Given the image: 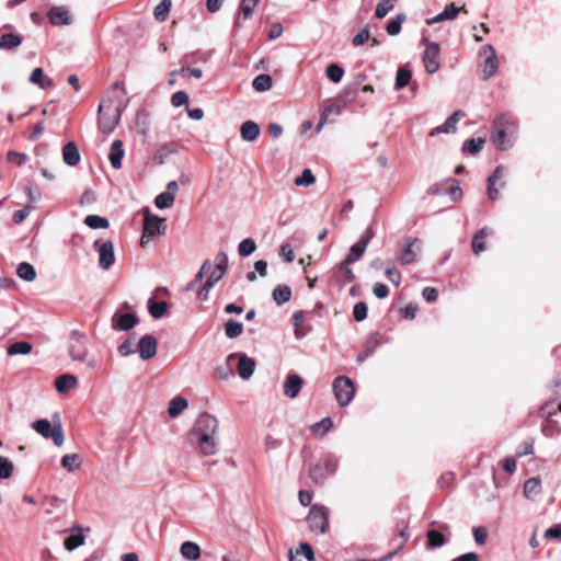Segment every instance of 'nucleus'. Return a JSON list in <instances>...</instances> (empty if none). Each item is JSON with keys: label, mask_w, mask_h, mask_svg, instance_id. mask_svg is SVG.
<instances>
[{"label": "nucleus", "mask_w": 561, "mask_h": 561, "mask_svg": "<svg viewBox=\"0 0 561 561\" xmlns=\"http://www.w3.org/2000/svg\"><path fill=\"white\" fill-rule=\"evenodd\" d=\"M126 94L125 89L116 82L102 99L98 108V122L103 134H111L118 125L121 116L128 105Z\"/></svg>", "instance_id": "nucleus-1"}, {"label": "nucleus", "mask_w": 561, "mask_h": 561, "mask_svg": "<svg viewBox=\"0 0 561 561\" xmlns=\"http://www.w3.org/2000/svg\"><path fill=\"white\" fill-rule=\"evenodd\" d=\"M218 427V420L214 415L204 412L198 415L195 425L190 433L191 439L197 444L201 453L205 456H213L217 453Z\"/></svg>", "instance_id": "nucleus-2"}, {"label": "nucleus", "mask_w": 561, "mask_h": 561, "mask_svg": "<svg viewBox=\"0 0 561 561\" xmlns=\"http://www.w3.org/2000/svg\"><path fill=\"white\" fill-rule=\"evenodd\" d=\"M516 130L515 123L511 115L501 114L494 122L492 127L491 139L499 150H506L511 142L508 135H513Z\"/></svg>", "instance_id": "nucleus-3"}, {"label": "nucleus", "mask_w": 561, "mask_h": 561, "mask_svg": "<svg viewBox=\"0 0 561 561\" xmlns=\"http://www.w3.org/2000/svg\"><path fill=\"white\" fill-rule=\"evenodd\" d=\"M144 230L140 239V245L146 248L149 241L157 236L163 234L167 229L164 218L150 213L149 208H144Z\"/></svg>", "instance_id": "nucleus-4"}, {"label": "nucleus", "mask_w": 561, "mask_h": 561, "mask_svg": "<svg viewBox=\"0 0 561 561\" xmlns=\"http://www.w3.org/2000/svg\"><path fill=\"white\" fill-rule=\"evenodd\" d=\"M422 250V241L417 238L405 237L398 242L396 249V261L402 265H409L416 261Z\"/></svg>", "instance_id": "nucleus-5"}, {"label": "nucleus", "mask_w": 561, "mask_h": 561, "mask_svg": "<svg viewBox=\"0 0 561 561\" xmlns=\"http://www.w3.org/2000/svg\"><path fill=\"white\" fill-rule=\"evenodd\" d=\"M32 427L43 437L53 438L56 446L60 447L64 444L65 436L60 420L51 424L48 420L41 419L33 422Z\"/></svg>", "instance_id": "nucleus-6"}, {"label": "nucleus", "mask_w": 561, "mask_h": 561, "mask_svg": "<svg viewBox=\"0 0 561 561\" xmlns=\"http://www.w3.org/2000/svg\"><path fill=\"white\" fill-rule=\"evenodd\" d=\"M332 388L335 399L341 407H346L351 403L355 394V387L351 378L339 376L334 379Z\"/></svg>", "instance_id": "nucleus-7"}, {"label": "nucleus", "mask_w": 561, "mask_h": 561, "mask_svg": "<svg viewBox=\"0 0 561 561\" xmlns=\"http://www.w3.org/2000/svg\"><path fill=\"white\" fill-rule=\"evenodd\" d=\"M337 470V461L327 456L320 459L313 467L309 470V477L316 483L322 484L329 476H332Z\"/></svg>", "instance_id": "nucleus-8"}, {"label": "nucleus", "mask_w": 561, "mask_h": 561, "mask_svg": "<svg viewBox=\"0 0 561 561\" xmlns=\"http://www.w3.org/2000/svg\"><path fill=\"white\" fill-rule=\"evenodd\" d=\"M88 337L77 330L70 332L68 353L72 360H83L88 355Z\"/></svg>", "instance_id": "nucleus-9"}, {"label": "nucleus", "mask_w": 561, "mask_h": 561, "mask_svg": "<svg viewBox=\"0 0 561 561\" xmlns=\"http://www.w3.org/2000/svg\"><path fill=\"white\" fill-rule=\"evenodd\" d=\"M480 56L484 58L480 65V76L482 80H489L499 68L495 49L492 45H484L480 50Z\"/></svg>", "instance_id": "nucleus-10"}, {"label": "nucleus", "mask_w": 561, "mask_h": 561, "mask_svg": "<svg viewBox=\"0 0 561 561\" xmlns=\"http://www.w3.org/2000/svg\"><path fill=\"white\" fill-rule=\"evenodd\" d=\"M94 249L99 254V265L102 270L107 271L115 262L114 244L111 240H95Z\"/></svg>", "instance_id": "nucleus-11"}, {"label": "nucleus", "mask_w": 561, "mask_h": 561, "mask_svg": "<svg viewBox=\"0 0 561 561\" xmlns=\"http://www.w3.org/2000/svg\"><path fill=\"white\" fill-rule=\"evenodd\" d=\"M425 43V50L423 54V62L425 70L428 73H435L440 65L438 61L439 56V45L434 42H428L427 39L424 41Z\"/></svg>", "instance_id": "nucleus-12"}, {"label": "nucleus", "mask_w": 561, "mask_h": 561, "mask_svg": "<svg viewBox=\"0 0 561 561\" xmlns=\"http://www.w3.org/2000/svg\"><path fill=\"white\" fill-rule=\"evenodd\" d=\"M373 238L374 231L371 228H369L366 230L365 234L355 244L351 247V251L348 255L345 257L346 263H355L359 261L363 257L366 248Z\"/></svg>", "instance_id": "nucleus-13"}, {"label": "nucleus", "mask_w": 561, "mask_h": 561, "mask_svg": "<svg viewBox=\"0 0 561 561\" xmlns=\"http://www.w3.org/2000/svg\"><path fill=\"white\" fill-rule=\"evenodd\" d=\"M238 358L237 371L242 379H249L255 370V360L242 353L230 354L227 362Z\"/></svg>", "instance_id": "nucleus-14"}, {"label": "nucleus", "mask_w": 561, "mask_h": 561, "mask_svg": "<svg viewBox=\"0 0 561 561\" xmlns=\"http://www.w3.org/2000/svg\"><path fill=\"white\" fill-rule=\"evenodd\" d=\"M228 268V255L225 252H219L215 257L213 268L207 273V282H211V285L220 280L226 274Z\"/></svg>", "instance_id": "nucleus-15"}, {"label": "nucleus", "mask_w": 561, "mask_h": 561, "mask_svg": "<svg viewBox=\"0 0 561 561\" xmlns=\"http://www.w3.org/2000/svg\"><path fill=\"white\" fill-rule=\"evenodd\" d=\"M157 346H158V341L153 335H151V334L144 335L139 340L138 345H137L139 357L142 360H148V359L154 357L157 354Z\"/></svg>", "instance_id": "nucleus-16"}, {"label": "nucleus", "mask_w": 561, "mask_h": 561, "mask_svg": "<svg viewBox=\"0 0 561 561\" xmlns=\"http://www.w3.org/2000/svg\"><path fill=\"white\" fill-rule=\"evenodd\" d=\"M47 16L50 24L55 26L69 25L72 22L69 10L64 5L51 7L47 13Z\"/></svg>", "instance_id": "nucleus-17"}, {"label": "nucleus", "mask_w": 561, "mask_h": 561, "mask_svg": "<svg viewBox=\"0 0 561 561\" xmlns=\"http://www.w3.org/2000/svg\"><path fill=\"white\" fill-rule=\"evenodd\" d=\"M138 323V319L133 313L115 312L112 317V328L117 331L131 330Z\"/></svg>", "instance_id": "nucleus-18"}, {"label": "nucleus", "mask_w": 561, "mask_h": 561, "mask_svg": "<svg viewBox=\"0 0 561 561\" xmlns=\"http://www.w3.org/2000/svg\"><path fill=\"white\" fill-rule=\"evenodd\" d=\"M460 11H465V5L456 7L454 3L448 4L445 7L443 12H440L439 14H437L431 19H427L426 24L433 25V24L440 23L446 20L453 21L457 18V15Z\"/></svg>", "instance_id": "nucleus-19"}, {"label": "nucleus", "mask_w": 561, "mask_h": 561, "mask_svg": "<svg viewBox=\"0 0 561 561\" xmlns=\"http://www.w3.org/2000/svg\"><path fill=\"white\" fill-rule=\"evenodd\" d=\"M309 526H328V508L313 505L308 515Z\"/></svg>", "instance_id": "nucleus-20"}, {"label": "nucleus", "mask_w": 561, "mask_h": 561, "mask_svg": "<svg viewBox=\"0 0 561 561\" xmlns=\"http://www.w3.org/2000/svg\"><path fill=\"white\" fill-rule=\"evenodd\" d=\"M304 380L299 375H289L284 382V394L287 398H296L302 387Z\"/></svg>", "instance_id": "nucleus-21"}, {"label": "nucleus", "mask_w": 561, "mask_h": 561, "mask_svg": "<svg viewBox=\"0 0 561 561\" xmlns=\"http://www.w3.org/2000/svg\"><path fill=\"white\" fill-rule=\"evenodd\" d=\"M125 156L124 145L123 141L119 139H116L112 142L110 153H108V160L113 169L118 170L122 168V160Z\"/></svg>", "instance_id": "nucleus-22"}, {"label": "nucleus", "mask_w": 561, "mask_h": 561, "mask_svg": "<svg viewBox=\"0 0 561 561\" xmlns=\"http://www.w3.org/2000/svg\"><path fill=\"white\" fill-rule=\"evenodd\" d=\"M462 117H465V113L462 111L458 110L454 112L443 125L434 128L430 135L434 136L440 133H455L457 129L456 125Z\"/></svg>", "instance_id": "nucleus-23"}, {"label": "nucleus", "mask_w": 561, "mask_h": 561, "mask_svg": "<svg viewBox=\"0 0 561 561\" xmlns=\"http://www.w3.org/2000/svg\"><path fill=\"white\" fill-rule=\"evenodd\" d=\"M259 0H241L240 7H239V13L234 20V27L239 28L241 27V21L249 19L254 8L257 5Z\"/></svg>", "instance_id": "nucleus-24"}, {"label": "nucleus", "mask_w": 561, "mask_h": 561, "mask_svg": "<svg viewBox=\"0 0 561 561\" xmlns=\"http://www.w3.org/2000/svg\"><path fill=\"white\" fill-rule=\"evenodd\" d=\"M80 158L78 146L73 141H69L64 146L62 159L66 164L75 167L80 162Z\"/></svg>", "instance_id": "nucleus-25"}, {"label": "nucleus", "mask_w": 561, "mask_h": 561, "mask_svg": "<svg viewBox=\"0 0 561 561\" xmlns=\"http://www.w3.org/2000/svg\"><path fill=\"white\" fill-rule=\"evenodd\" d=\"M260 131H261V129H260L259 124L253 121L244 122L240 128L241 138L244 141H249V142L254 141L259 137Z\"/></svg>", "instance_id": "nucleus-26"}, {"label": "nucleus", "mask_w": 561, "mask_h": 561, "mask_svg": "<svg viewBox=\"0 0 561 561\" xmlns=\"http://www.w3.org/2000/svg\"><path fill=\"white\" fill-rule=\"evenodd\" d=\"M288 554L289 561H300L299 556H304L308 561H316L313 549L308 542H301L296 550L290 548Z\"/></svg>", "instance_id": "nucleus-27"}, {"label": "nucleus", "mask_w": 561, "mask_h": 561, "mask_svg": "<svg viewBox=\"0 0 561 561\" xmlns=\"http://www.w3.org/2000/svg\"><path fill=\"white\" fill-rule=\"evenodd\" d=\"M77 377L71 374H64L55 381V387L58 392L66 393L77 386Z\"/></svg>", "instance_id": "nucleus-28"}, {"label": "nucleus", "mask_w": 561, "mask_h": 561, "mask_svg": "<svg viewBox=\"0 0 561 561\" xmlns=\"http://www.w3.org/2000/svg\"><path fill=\"white\" fill-rule=\"evenodd\" d=\"M503 172V168L497 167L488 179V195L492 201L499 197V188L495 187V184L502 179Z\"/></svg>", "instance_id": "nucleus-29"}, {"label": "nucleus", "mask_w": 561, "mask_h": 561, "mask_svg": "<svg viewBox=\"0 0 561 561\" xmlns=\"http://www.w3.org/2000/svg\"><path fill=\"white\" fill-rule=\"evenodd\" d=\"M489 234H492V230H490L489 228H482L476 232L471 242L472 251L474 254H480L482 251H484L485 244L483 240Z\"/></svg>", "instance_id": "nucleus-30"}, {"label": "nucleus", "mask_w": 561, "mask_h": 561, "mask_svg": "<svg viewBox=\"0 0 561 561\" xmlns=\"http://www.w3.org/2000/svg\"><path fill=\"white\" fill-rule=\"evenodd\" d=\"M180 550H181L182 557L190 561H195V560L199 559V557H201L199 547L195 542H192V541L183 542Z\"/></svg>", "instance_id": "nucleus-31"}, {"label": "nucleus", "mask_w": 561, "mask_h": 561, "mask_svg": "<svg viewBox=\"0 0 561 561\" xmlns=\"http://www.w3.org/2000/svg\"><path fill=\"white\" fill-rule=\"evenodd\" d=\"M272 297L276 305L282 306L290 300L291 289L287 285H278L274 288Z\"/></svg>", "instance_id": "nucleus-32"}, {"label": "nucleus", "mask_w": 561, "mask_h": 561, "mask_svg": "<svg viewBox=\"0 0 561 561\" xmlns=\"http://www.w3.org/2000/svg\"><path fill=\"white\" fill-rule=\"evenodd\" d=\"M23 37L13 34V33H5L0 36V48L1 49H13L22 44Z\"/></svg>", "instance_id": "nucleus-33"}, {"label": "nucleus", "mask_w": 561, "mask_h": 561, "mask_svg": "<svg viewBox=\"0 0 561 561\" xmlns=\"http://www.w3.org/2000/svg\"><path fill=\"white\" fill-rule=\"evenodd\" d=\"M541 492V481L539 478H530L524 483V494L527 499H534Z\"/></svg>", "instance_id": "nucleus-34"}, {"label": "nucleus", "mask_w": 561, "mask_h": 561, "mask_svg": "<svg viewBox=\"0 0 561 561\" xmlns=\"http://www.w3.org/2000/svg\"><path fill=\"white\" fill-rule=\"evenodd\" d=\"M187 405L188 403L186 399L175 397L169 403L168 413L171 417H176L187 408Z\"/></svg>", "instance_id": "nucleus-35"}, {"label": "nucleus", "mask_w": 561, "mask_h": 561, "mask_svg": "<svg viewBox=\"0 0 561 561\" xmlns=\"http://www.w3.org/2000/svg\"><path fill=\"white\" fill-rule=\"evenodd\" d=\"M18 276L25 282H33L36 278V271L30 263L22 262L16 267Z\"/></svg>", "instance_id": "nucleus-36"}, {"label": "nucleus", "mask_w": 561, "mask_h": 561, "mask_svg": "<svg viewBox=\"0 0 561 561\" xmlns=\"http://www.w3.org/2000/svg\"><path fill=\"white\" fill-rule=\"evenodd\" d=\"M30 81L33 84L39 85L42 89H46L53 85L51 79L44 76V71L42 68H35L32 71Z\"/></svg>", "instance_id": "nucleus-37"}, {"label": "nucleus", "mask_w": 561, "mask_h": 561, "mask_svg": "<svg viewBox=\"0 0 561 561\" xmlns=\"http://www.w3.org/2000/svg\"><path fill=\"white\" fill-rule=\"evenodd\" d=\"M176 152V146L174 144H164L153 156V160L158 164H163L169 156Z\"/></svg>", "instance_id": "nucleus-38"}, {"label": "nucleus", "mask_w": 561, "mask_h": 561, "mask_svg": "<svg viewBox=\"0 0 561 561\" xmlns=\"http://www.w3.org/2000/svg\"><path fill=\"white\" fill-rule=\"evenodd\" d=\"M273 81L270 75L262 73L256 76L252 81V87L257 92H265L272 88Z\"/></svg>", "instance_id": "nucleus-39"}, {"label": "nucleus", "mask_w": 561, "mask_h": 561, "mask_svg": "<svg viewBox=\"0 0 561 561\" xmlns=\"http://www.w3.org/2000/svg\"><path fill=\"white\" fill-rule=\"evenodd\" d=\"M412 78V71L408 67H400L397 70L394 87L397 90L405 88Z\"/></svg>", "instance_id": "nucleus-40"}, {"label": "nucleus", "mask_w": 561, "mask_h": 561, "mask_svg": "<svg viewBox=\"0 0 561 561\" xmlns=\"http://www.w3.org/2000/svg\"><path fill=\"white\" fill-rule=\"evenodd\" d=\"M242 332H243V325L241 322L233 320V319H229L225 323V334L227 337L236 339V337L240 336L242 334Z\"/></svg>", "instance_id": "nucleus-41"}, {"label": "nucleus", "mask_w": 561, "mask_h": 561, "mask_svg": "<svg viewBox=\"0 0 561 561\" xmlns=\"http://www.w3.org/2000/svg\"><path fill=\"white\" fill-rule=\"evenodd\" d=\"M84 224L91 229H106L110 226L107 218L98 215H88L84 218Z\"/></svg>", "instance_id": "nucleus-42"}, {"label": "nucleus", "mask_w": 561, "mask_h": 561, "mask_svg": "<svg viewBox=\"0 0 561 561\" xmlns=\"http://www.w3.org/2000/svg\"><path fill=\"white\" fill-rule=\"evenodd\" d=\"M445 542H446V538L442 533H439L435 529H432L427 533V543H426L427 549L439 548L443 545H445Z\"/></svg>", "instance_id": "nucleus-43"}, {"label": "nucleus", "mask_w": 561, "mask_h": 561, "mask_svg": "<svg viewBox=\"0 0 561 561\" xmlns=\"http://www.w3.org/2000/svg\"><path fill=\"white\" fill-rule=\"evenodd\" d=\"M79 530H82V528H78ZM85 536L82 534V531H78L77 534H72L69 537H67L64 541V546L68 551H72L76 548L80 547L84 543Z\"/></svg>", "instance_id": "nucleus-44"}, {"label": "nucleus", "mask_w": 561, "mask_h": 561, "mask_svg": "<svg viewBox=\"0 0 561 561\" xmlns=\"http://www.w3.org/2000/svg\"><path fill=\"white\" fill-rule=\"evenodd\" d=\"M407 20L404 13H399L386 26V31L390 36H396L401 32L402 23Z\"/></svg>", "instance_id": "nucleus-45"}, {"label": "nucleus", "mask_w": 561, "mask_h": 561, "mask_svg": "<svg viewBox=\"0 0 561 561\" xmlns=\"http://www.w3.org/2000/svg\"><path fill=\"white\" fill-rule=\"evenodd\" d=\"M325 76L333 83H339L343 79L344 69L337 64H330L325 69Z\"/></svg>", "instance_id": "nucleus-46"}, {"label": "nucleus", "mask_w": 561, "mask_h": 561, "mask_svg": "<svg viewBox=\"0 0 561 561\" xmlns=\"http://www.w3.org/2000/svg\"><path fill=\"white\" fill-rule=\"evenodd\" d=\"M32 344L25 341H19L11 344L8 348L9 355H26L32 352Z\"/></svg>", "instance_id": "nucleus-47"}, {"label": "nucleus", "mask_w": 561, "mask_h": 561, "mask_svg": "<svg viewBox=\"0 0 561 561\" xmlns=\"http://www.w3.org/2000/svg\"><path fill=\"white\" fill-rule=\"evenodd\" d=\"M410 535L405 533L404 529H401L398 531L397 538L394 541H397L393 551L388 553L382 560H390L393 556H396L400 550L403 549L407 541L409 540Z\"/></svg>", "instance_id": "nucleus-48"}, {"label": "nucleus", "mask_w": 561, "mask_h": 561, "mask_svg": "<svg viewBox=\"0 0 561 561\" xmlns=\"http://www.w3.org/2000/svg\"><path fill=\"white\" fill-rule=\"evenodd\" d=\"M174 199L173 193L163 192L156 196L154 205L159 209L170 208L174 204Z\"/></svg>", "instance_id": "nucleus-49"}, {"label": "nucleus", "mask_w": 561, "mask_h": 561, "mask_svg": "<svg viewBox=\"0 0 561 561\" xmlns=\"http://www.w3.org/2000/svg\"><path fill=\"white\" fill-rule=\"evenodd\" d=\"M81 465V459L77 454H68L61 458V466L68 471H75Z\"/></svg>", "instance_id": "nucleus-50"}, {"label": "nucleus", "mask_w": 561, "mask_h": 561, "mask_svg": "<svg viewBox=\"0 0 561 561\" xmlns=\"http://www.w3.org/2000/svg\"><path fill=\"white\" fill-rule=\"evenodd\" d=\"M171 5H172L171 0H162L154 8L153 15H154L156 20L160 21V22H163L167 19L169 12H170Z\"/></svg>", "instance_id": "nucleus-51"}, {"label": "nucleus", "mask_w": 561, "mask_h": 561, "mask_svg": "<svg viewBox=\"0 0 561 561\" xmlns=\"http://www.w3.org/2000/svg\"><path fill=\"white\" fill-rule=\"evenodd\" d=\"M484 142H485V138H482V137H479L477 139H473V138L469 139L467 141H465L463 150L471 154H477L482 150Z\"/></svg>", "instance_id": "nucleus-52"}, {"label": "nucleus", "mask_w": 561, "mask_h": 561, "mask_svg": "<svg viewBox=\"0 0 561 561\" xmlns=\"http://www.w3.org/2000/svg\"><path fill=\"white\" fill-rule=\"evenodd\" d=\"M332 425H333V422H332L331 417H324L320 422L314 423L311 426V431L314 434H320L321 436H323L329 432V430L332 427Z\"/></svg>", "instance_id": "nucleus-53"}, {"label": "nucleus", "mask_w": 561, "mask_h": 561, "mask_svg": "<svg viewBox=\"0 0 561 561\" xmlns=\"http://www.w3.org/2000/svg\"><path fill=\"white\" fill-rule=\"evenodd\" d=\"M256 250V243L254 240L248 238L243 239L238 247L239 254L241 256H249Z\"/></svg>", "instance_id": "nucleus-54"}, {"label": "nucleus", "mask_w": 561, "mask_h": 561, "mask_svg": "<svg viewBox=\"0 0 561 561\" xmlns=\"http://www.w3.org/2000/svg\"><path fill=\"white\" fill-rule=\"evenodd\" d=\"M316 182V178L312 174L310 169H305L301 175L295 179V184L297 186H310Z\"/></svg>", "instance_id": "nucleus-55"}, {"label": "nucleus", "mask_w": 561, "mask_h": 561, "mask_svg": "<svg viewBox=\"0 0 561 561\" xmlns=\"http://www.w3.org/2000/svg\"><path fill=\"white\" fill-rule=\"evenodd\" d=\"M394 4L392 0L380 1L375 9V16L377 19L385 18L392 9Z\"/></svg>", "instance_id": "nucleus-56"}, {"label": "nucleus", "mask_w": 561, "mask_h": 561, "mask_svg": "<svg viewBox=\"0 0 561 561\" xmlns=\"http://www.w3.org/2000/svg\"><path fill=\"white\" fill-rule=\"evenodd\" d=\"M331 113H334V114H336V115H337V114H340V108H339V106L330 105V106H328V107H325V108L323 110V112L321 113V116H320V121H319V123H318V125H317V128H316L317 133H320V131L322 130V128H323V126L327 124V122H328V117H329V115H330Z\"/></svg>", "instance_id": "nucleus-57"}, {"label": "nucleus", "mask_w": 561, "mask_h": 561, "mask_svg": "<svg viewBox=\"0 0 561 561\" xmlns=\"http://www.w3.org/2000/svg\"><path fill=\"white\" fill-rule=\"evenodd\" d=\"M13 463L9 458L0 456V479H8L12 476Z\"/></svg>", "instance_id": "nucleus-58"}, {"label": "nucleus", "mask_w": 561, "mask_h": 561, "mask_svg": "<svg viewBox=\"0 0 561 561\" xmlns=\"http://www.w3.org/2000/svg\"><path fill=\"white\" fill-rule=\"evenodd\" d=\"M368 307L364 301H359L354 306L353 317L357 322H362L367 318Z\"/></svg>", "instance_id": "nucleus-59"}, {"label": "nucleus", "mask_w": 561, "mask_h": 561, "mask_svg": "<svg viewBox=\"0 0 561 561\" xmlns=\"http://www.w3.org/2000/svg\"><path fill=\"white\" fill-rule=\"evenodd\" d=\"M168 304L165 301H158L152 304L149 307V312L154 319H159L163 317V314L167 312Z\"/></svg>", "instance_id": "nucleus-60"}, {"label": "nucleus", "mask_w": 561, "mask_h": 561, "mask_svg": "<svg viewBox=\"0 0 561 561\" xmlns=\"http://www.w3.org/2000/svg\"><path fill=\"white\" fill-rule=\"evenodd\" d=\"M7 159L9 162L22 165L28 161V156L24 152L9 151L7 153Z\"/></svg>", "instance_id": "nucleus-61"}, {"label": "nucleus", "mask_w": 561, "mask_h": 561, "mask_svg": "<svg viewBox=\"0 0 561 561\" xmlns=\"http://www.w3.org/2000/svg\"><path fill=\"white\" fill-rule=\"evenodd\" d=\"M370 39V31L366 26L362 28L352 39L354 46H360Z\"/></svg>", "instance_id": "nucleus-62"}, {"label": "nucleus", "mask_w": 561, "mask_h": 561, "mask_svg": "<svg viewBox=\"0 0 561 561\" xmlns=\"http://www.w3.org/2000/svg\"><path fill=\"white\" fill-rule=\"evenodd\" d=\"M387 278L396 286L398 287L401 284V273L393 266H388L385 272Z\"/></svg>", "instance_id": "nucleus-63"}, {"label": "nucleus", "mask_w": 561, "mask_h": 561, "mask_svg": "<svg viewBox=\"0 0 561 561\" xmlns=\"http://www.w3.org/2000/svg\"><path fill=\"white\" fill-rule=\"evenodd\" d=\"M136 352L135 344L131 341V339H126L119 346H118V353L126 357Z\"/></svg>", "instance_id": "nucleus-64"}]
</instances>
